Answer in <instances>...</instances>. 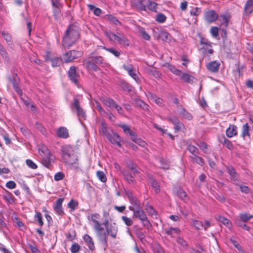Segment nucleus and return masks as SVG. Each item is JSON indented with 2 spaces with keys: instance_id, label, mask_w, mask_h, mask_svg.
Instances as JSON below:
<instances>
[{
  "instance_id": "obj_58",
  "label": "nucleus",
  "mask_w": 253,
  "mask_h": 253,
  "mask_svg": "<svg viewBox=\"0 0 253 253\" xmlns=\"http://www.w3.org/2000/svg\"><path fill=\"white\" fill-rule=\"evenodd\" d=\"M177 195L183 200H184L187 197L186 192L182 189H179L177 190Z\"/></svg>"
},
{
  "instance_id": "obj_9",
  "label": "nucleus",
  "mask_w": 253,
  "mask_h": 253,
  "mask_svg": "<svg viewBox=\"0 0 253 253\" xmlns=\"http://www.w3.org/2000/svg\"><path fill=\"white\" fill-rule=\"evenodd\" d=\"M68 77L70 80L75 84L78 85L79 79V74L76 72V68L71 66L68 73Z\"/></svg>"
},
{
  "instance_id": "obj_10",
  "label": "nucleus",
  "mask_w": 253,
  "mask_h": 253,
  "mask_svg": "<svg viewBox=\"0 0 253 253\" xmlns=\"http://www.w3.org/2000/svg\"><path fill=\"white\" fill-rule=\"evenodd\" d=\"M123 68L126 70L129 75L137 83H138L139 79L137 76L136 70L133 68L131 64L123 65Z\"/></svg>"
},
{
  "instance_id": "obj_55",
  "label": "nucleus",
  "mask_w": 253,
  "mask_h": 253,
  "mask_svg": "<svg viewBox=\"0 0 253 253\" xmlns=\"http://www.w3.org/2000/svg\"><path fill=\"white\" fill-rule=\"evenodd\" d=\"M107 16L108 20L111 23L116 25L121 24L120 22L114 16L111 15H107Z\"/></svg>"
},
{
  "instance_id": "obj_7",
  "label": "nucleus",
  "mask_w": 253,
  "mask_h": 253,
  "mask_svg": "<svg viewBox=\"0 0 253 253\" xmlns=\"http://www.w3.org/2000/svg\"><path fill=\"white\" fill-rule=\"evenodd\" d=\"M125 193L129 201V203L131 205V206H129V207H131L135 209L141 207V204L140 201L135 196L133 195L131 191H126Z\"/></svg>"
},
{
  "instance_id": "obj_8",
  "label": "nucleus",
  "mask_w": 253,
  "mask_h": 253,
  "mask_svg": "<svg viewBox=\"0 0 253 253\" xmlns=\"http://www.w3.org/2000/svg\"><path fill=\"white\" fill-rule=\"evenodd\" d=\"M81 56V53L77 50H73L69 51L66 53L63 57V60L66 63L72 61L75 59H76Z\"/></svg>"
},
{
  "instance_id": "obj_3",
  "label": "nucleus",
  "mask_w": 253,
  "mask_h": 253,
  "mask_svg": "<svg viewBox=\"0 0 253 253\" xmlns=\"http://www.w3.org/2000/svg\"><path fill=\"white\" fill-rule=\"evenodd\" d=\"M158 4L152 0H136L134 6L138 10L147 11V9L152 11H157Z\"/></svg>"
},
{
  "instance_id": "obj_48",
  "label": "nucleus",
  "mask_w": 253,
  "mask_h": 253,
  "mask_svg": "<svg viewBox=\"0 0 253 253\" xmlns=\"http://www.w3.org/2000/svg\"><path fill=\"white\" fill-rule=\"evenodd\" d=\"M168 68L173 74H175V75H180L181 74V71L176 68L173 65L168 64Z\"/></svg>"
},
{
  "instance_id": "obj_45",
  "label": "nucleus",
  "mask_w": 253,
  "mask_h": 253,
  "mask_svg": "<svg viewBox=\"0 0 253 253\" xmlns=\"http://www.w3.org/2000/svg\"><path fill=\"white\" fill-rule=\"evenodd\" d=\"M151 99L158 105L161 106L163 104V100L155 94L151 95Z\"/></svg>"
},
{
  "instance_id": "obj_40",
  "label": "nucleus",
  "mask_w": 253,
  "mask_h": 253,
  "mask_svg": "<svg viewBox=\"0 0 253 253\" xmlns=\"http://www.w3.org/2000/svg\"><path fill=\"white\" fill-rule=\"evenodd\" d=\"M0 134L2 136L5 144L7 145L10 144L11 143V139L9 138L8 134L6 132L4 129H2L0 131Z\"/></svg>"
},
{
  "instance_id": "obj_43",
  "label": "nucleus",
  "mask_w": 253,
  "mask_h": 253,
  "mask_svg": "<svg viewBox=\"0 0 253 253\" xmlns=\"http://www.w3.org/2000/svg\"><path fill=\"white\" fill-rule=\"evenodd\" d=\"M181 79L185 82L190 83L192 82L193 77L187 73H183L181 76Z\"/></svg>"
},
{
  "instance_id": "obj_18",
  "label": "nucleus",
  "mask_w": 253,
  "mask_h": 253,
  "mask_svg": "<svg viewBox=\"0 0 253 253\" xmlns=\"http://www.w3.org/2000/svg\"><path fill=\"white\" fill-rule=\"evenodd\" d=\"M226 136L231 138L237 134V127L235 125H230L226 130Z\"/></svg>"
},
{
  "instance_id": "obj_32",
  "label": "nucleus",
  "mask_w": 253,
  "mask_h": 253,
  "mask_svg": "<svg viewBox=\"0 0 253 253\" xmlns=\"http://www.w3.org/2000/svg\"><path fill=\"white\" fill-rule=\"evenodd\" d=\"M99 132L103 135L107 136L110 133L108 132L107 124L103 121L101 123V126L99 129Z\"/></svg>"
},
{
  "instance_id": "obj_57",
  "label": "nucleus",
  "mask_w": 253,
  "mask_h": 253,
  "mask_svg": "<svg viewBox=\"0 0 253 253\" xmlns=\"http://www.w3.org/2000/svg\"><path fill=\"white\" fill-rule=\"evenodd\" d=\"M187 150L192 154H198L199 153L198 149L195 146L190 144L188 145Z\"/></svg>"
},
{
  "instance_id": "obj_26",
  "label": "nucleus",
  "mask_w": 253,
  "mask_h": 253,
  "mask_svg": "<svg viewBox=\"0 0 253 253\" xmlns=\"http://www.w3.org/2000/svg\"><path fill=\"white\" fill-rule=\"evenodd\" d=\"M125 179L130 184H134L135 180L132 175L126 171H122Z\"/></svg>"
},
{
  "instance_id": "obj_12",
  "label": "nucleus",
  "mask_w": 253,
  "mask_h": 253,
  "mask_svg": "<svg viewBox=\"0 0 253 253\" xmlns=\"http://www.w3.org/2000/svg\"><path fill=\"white\" fill-rule=\"evenodd\" d=\"M106 235H110L112 238H115L118 232V226L115 223H111L106 226Z\"/></svg>"
},
{
  "instance_id": "obj_46",
  "label": "nucleus",
  "mask_w": 253,
  "mask_h": 253,
  "mask_svg": "<svg viewBox=\"0 0 253 253\" xmlns=\"http://www.w3.org/2000/svg\"><path fill=\"white\" fill-rule=\"evenodd\" d=\"M35 219H37L39 224L42 226L43 225V222L42 221V216L41 212H36L35 215Z\"/></svg>"
},
{
  "instance_id": "obj_31",
  "label": "nucleus",
  "mask_w": 253,
  "mask_h": 253,
  "mask_svg": "<svg viewBox=\"0 0 253 253\" xmlns=\"http://www.w3.org/2000/svg\"><path fill=\"white\" fill-rule=\"evenodd\" d=\"M249 129L250 127L248 123L245 124L243 125L242 127V131L241 134V136L245 139L246 136H248L250 137V133H249Z\"/></svg>"
},
{
  "instance_id": "obj_5",
  "label": "nucleus",
  "mask_w": 253,
  "mask_h": 253,
  "mask_svg": "<svg viewBox=\"0 0 253 253\" xmlns=\"http://www.w3.org/2000/svg\"><path fill=\"white\" fill-rule=\"evenodd\" d=\"M73 151L71 147L69 145L63 146L62 148V156L64 161L68 164H72V158L73 157Z\"/></svg>"
},
{
  "instance_id": "obj_35",
  "label": "nucleus",
  "mask_w": 253,
  "mask_h": 253,
  "mask_svg": "<svg viewBox=\"0 0 253 253\" xmlns=\"http://www.w3.org/2000/svg\"><path fill=\"white\" fill-rule=\"evenodd\" d=\"M39 153L40 155L43 157L44 155H47L50 153L48 148L43 145L41 146L39 149Z\"/></svg>"
},
{
  "instance_id": "obj_19",
  "label": "nucleus",
  "mask_w": 253,
  "mask_h": 253,
  "mask_svg": "<svg viewBox=\"0 0 253 253\" xmlns=\"http://www.w3.org/2000/svg\"><path fill=\"white\" fill-rule=\"evenodd\" d=\"M10 81L12 83V84H13V88H14L15 91L19 95H21L22 94V91L18 85V82H19L18 77L16 75H15L13 77V79H10Z\"/></svg>"
},
{
  "instance_id": "obj_25",
  "label": "nucleus",
  "mask_w": 253,
  "mask_h": 253,
  "mask_svg": "<svg viewBox=\"0 0 253 253\" xmlns=\"http://www.w3.org/2000/svg\"><path fill=\"white\" fill-rule=\"evenodd\" d=\"M149 178L151 180L150 183L151 186L154 189L155 193H159L160 192V186L158 182L153 178L152 175L150 176Z\"/></svg>"
},
{
  "instance_id": "obj_38",
  "label": "nucleus",
  "mask_w": 253,
  "mask_h": 253,
  "mask_svg": "<svg viewBox=\"0 0 253 253\" xmlns=\"http://www.w3.org/2000/svg\"><path fill=\"white\" fill-rule=\"evenodd\" d=\"M240 219L241 221L244 222H248L251 218L253 217V215H250L248 213H242L239 215Z\"/></svg>"
},
{
  "instance_id": "obj_50",
  "label": "nucleus",
  "mask_w": 253,
  "mask_h": 253,
  "mask_svg": "<svg viewBox=\"0 0 253 253\" xmlns=\"http://www.w3.org/2000/svg\"><path fill=\"white\" fill-rule=\"evenodd\" d=\"M161 168L164 169H169V164L168 160L164 159H161Z\"/></svg>"
},
{
  "instance_id": "obj_59",
  "label": "nucleus",
  "mask_w": 253,
  "mask_h": 253,
  "mask_svg": "<svg viewBox=\"0 0 253 253\" xmlns=\"http://www.w3.org/2000/svg\"><path fill=\"white\" fill-rule=\"evenodd\" d=\"M146 210L150 215L157 216V212L152 206H147Z\"/></svg>"
},
{
  "instance_id": "obj_4",
  "label": "nucleus",
  "mask_w": 253,
  "mask_h": 253,
  "mask_svg": "<svg viewBox=\"0 0 253 253\" xmlns=\"http://www.w3.org/2000/svg\"><path fill=\"white\" fill-rule=\"evenodd\" d=\"M129 210L133 211V216L134 217L138 218L141 220L143 226L146 227H149L150 226V223L148 220L146 214L141 207L137 209L129 207Z\"/></svg>"
},
{
  "instance_id": "obj_14",
  "label": "nucleus",
  "mask_w": 253,
  "mask_h": 253,
  "mask_svg": "<svg viewBox=\"0 0 253 253\" xmlns=\"http://www.w3.org/2000/svg\"><path fill=\"white\" fill-rule=\"evenodd\" d=\"M218 18V15L214 10H209L205 13V18L209 23H212Z\"/></svg>"
},
{
  "instance_id": "obj_36",
  "label": "nucleus",
  "mask_w": 253,
  "mask_h": 253,
  "mask_svg": "<svg viewBox=\"0 0 253 253\" xmlns=\"http://www.w3.org/2000/svg\"><path fill=\"white\" fill-rule=\"evenodd\" d=\"M0 54L5 61L7 62L9 61L8 53L1 45H0Z\"/></svg>"
},
{
  "instance_id": "obj_2",
  "label": "nucleus",
  "mask_w": 253,
  "mask_h": 253,
  "mask_svg": "<svg viewBox=\"0 0 253 253\" xmlns=\"http://www.w3.org/2000/svg\"><path fill=\"white\" fill-rule=\"evenodd\" d=\"M100 217V216L98 213H95L91 215L90 219L94 223L93 228L96 232L100 241L103 244H106L107 242V235L105 232L102 233L104 227H102V223L99 221Z\"/></svg>"
},
{
  "instance_id": "obj_21",
  "label": "nucleus",
  "mask_w": 253,
  "mask_h": 253,
  "mask_svg": "<svg viewBox=\"0 0 253 253\" xmlns=\"http://www.w3.org/2000/svg\"><path fill=\"white\" fill-rule=\"evenodd\" d=\"M219 142L225 146L229 150H232L233 149V145L230 140L227 139L224 135L219 138Z\"/></svg>"
},
{
  "instance_id": "obj_41",
  "label": "nucleus",
  "mask_w": 253,
  "mask_h": 253,
  "mask_svg": "<svg viewBox=\"0 0 253 253\" xmlns=\"http://www.w3.org/2000/svg\"><path fill=\"white\" fill-rule=\"evenodd\" d=\"M97 178L102 182H105L107 181V177L102 171H97L96 172Z\"/></svg>"
},
{
  "instance_id": "obj_16",
  "label": "nucleus",
  "mask_w": 253,
  "mask_h": 253,
  "mask_svg": "<svg viewBox=\"0 0 253 253\" xmlns=\"http://www.w3.org/2000/svg\"><path fill=\"white\" fill-rule=\"evenodd\" d=\"M42 164L46 168H49L52 163L53 162V157L51 153L42 157Z\"/></svg>"
},
{
  "instance_id": "obj_1",
  "label": "nucleus",
  "mask_w": 253,
  "mask_h": 253,
  "mask_svg": "<svg viewBox=\"0 0 253 253\" xmlns=\"http://www.w3.org/2000/svg\"><path fill=\"white\" fill-rule=\"evenodd\" d=\"M79 38V33L77 27L70 25L65 31L63 38L62 44L64 47H69L74 44Z\"/></svg>"
},
{
  "instance_id": "obj_63",
  "label": "nucleus",
  "mask_w": 253,
  "mask_h": 253,
  "mask_svg": "<svg viewBox=\"0 0 253 253\" xmlns=\"http://www.w3.org/2000/svg\"><path fill=\"white\" fill-rule=\"evenodd\" d=\"M121 87L126 91L129 92L131 91V86L126 82H122L121 83Z\"/></svg>"
},
{
  "instance_id": "obj_39",
  "label": "nucleus",
  "mask_w": 253,
  "mask_h": 253,
  "mask_svg": "<svg viewBox=\"0 0 253 253\" xmlns=\"http://www.w3.org/2000/svg\"><path fill=\"white\" fill-rule=\"evenodd\" d=\"M179 115H181L182 117L187 119L188 120H190L192 118V116L190 113L187 112L184 109L181 108L180 111L179 113Z\"/></svg>"
},
{
  "instance_id": "obj_62",
  "label": "nucleus",
  "mask_w": 253,
  "mask_h": 253,
  "mask_svg": "<svg viewBox=\"0 0 253 253\" xmlns=\"http://www.w3.org/2000/svg\"><path fill=\"white\" fill-rule=\"evenodd\" d=\"M81 247L78 244H73L71 248L72 253H77L80 250Z\"/></svg>"
},
{
  "instance_id": "obj_51",
  "label": "nucleus",
  "mask_w": 253,
  "mask_h": 253,
  "mask_svg": "<svg viewBox=\"0 0 253 253\" xmlns=\"http://www.w3.org/2000/svg\"><path fill=\"white\" fill-rule=\"evenodd\" d=\"M166 16L162 13H159L156 17V20L160 23H164L166 20Z\"/></svg>"
},
{
  "instance_id": "obj_53",
  "label": "nucleus",
  "mask_w": 253,
  "mask_h": 253,
  "mask_svg": "<svg viewBox=\"0 0 253 253\" xmlns=\"http://www.w3.org/2000/svg\"><path fill=\"white\" fill-rule=\"evenodd\" d=\"M51 62L53 67H57L60 65L62 62V59L58 57H55L51 60Z\"/></svg>"
},
{
  "instance_id": "obj_30",
  "label": "nucleus",
  "mask_w": 253,
  "mask_h": 253,
  "mask_svg": "<svg viewBox=\"0 0 253 253\" xmlns=\"http://www.w3.org/2000/svg\"><path fill=\"white\" fill-rule=\"evenodd\" d=\"M119 126L123 129V131L125 133L128 134L130 136L131 138L135 133V132L131 130L130 127L124 124H120Z\"/></svg>"
},
{
  "instance_id": "obj_52",
  "label": "nucleus",
  "mask_w": 253,
  "mask_h": 253,
  "mask_svg": "<svg viewBox=\"0 0 253 253\" xmlns=\"http://www.w3.org/2000/svg\"><path fill=\"white\" fill-rule=\"evenodd\" d=\"M78 205V202L73 200L72 199L70 200V201L68 204V207L71 209L72 211H73L76 209V207H77Z\"/></svg>"
},
{
  "instance_id": "obj_15",
  "label": "nucleus",
  "mask_w": 253,
  "mask_h": 253,
  "mask_svg": "<svg viewBox=\"0 0 253 253\" xmlns=\"http://www.w3.org/2000/svg\"><path fill=\"white\" fill-rule=\"evenodd\" d=\"M168 120L174 125L175 131L181 130L183 126V124L175 117L169 116L168 118Z\"/></svg>"
},
{
  "instance_id": "obj_22",
  "label": "nucleus",
  "mask_w": 253,
  "mask_h": 253,
  "mask_svg": "<svg viewBox=\"0 0 253 253\" xmlns=\"http://www.w3.org/2000/svg\"><path fill=\"white\" fill-rule=\"evenodd\" d=\"M3 199L9 204H14L15 203V200L13 196L9 191L5 190L3 195Z\"/></svg>"
},
{
  "instance_id": "obj_34",
  "label": "nucleus",
  "mask_w": 253,
  "mask_h": 253,
  "mask_svg": "<svg viewBox=\"0 0 253 253\" xmlns=\"http://www.w3.org/2000/svg\"><path fill=\"white\" fill-rule=\"evenodd\" d=\"M131 138L134 142L136 143V144H138L139 145L142 147H144L146 144V143L144 141L137 137L136 133L133 135V136Z\"/></svg>"
},
{
  "instance_id": "obj_24",
  "label": "nucleus",
  "mask_w": 253,
  "mask_h": 253,
  "mask_svg": "<svg viewBox=\"0 0 253 253\" xmlns=\"http://www.w3.org/2000/svg\"><path fill=\"white\" fill-rule=\"evenodd\" d=\"M216 219L220 223L226 226L228 228H231L232 227V223L229 220L225 218L224 217L220 215H218Z\"/></svg>"
},
{
  "instance_id": "obj_56",
  "label": "nucleus",
  "mask_w": 253,
  "mask_h": 253,
  "mask_svg": "<svg viewBox=\"0 0 253 253\" xmlns=\"http://www.w3.org/2000/svg\"><path fill=\"white\" fill-rule=\"evenodd\" d=\"M192 224L197 229H201L204 226L202 222L199 220H193Z\"/></svg>"
},
{
  "instance_id": "obj_20",
  "label": "nucleus",
  "mask_w": 253,
  "mask_h": 253,
  "mask_svg": "<svg viewBox=\"0 0 253 253\" xmlns=\"http://www.w3.org/2000/svg\"><path fill=\"white\" fill-rule=\"evenodd\" d=\"M220 64L216 61L210 62L207 65V69L211 72L216 73L218 71Z\"/></svg>"
},
{
  "instance_id": "obj_33",
  "label": "nucleus",
  "mask_w": 253,
  "mask_h": 253,
  "mask_svg": "<svg viewBox=\"0 0 253 253\" xmlns=\"http://www.w3.org/2000/svg\"><path fill=\"white\" fill-rule=\"evenodd\" d=\"M126 165L128 168L130 169L133 171L134 174H136L138 172L136 165L134 164L131 160L127 161L126 162Z\"/></svg>"
},
{
  "instance_id": "obj_29",
  "label": "nucleus",
  "mask_w": 253,
  "mask_h": 253,
  "mask_svg": "<svg viewBox=\"0 0 253 253\" xmlns=\"http://www.w3.org/2000/svg\"><path fill=\"white\" fill-rule=\"evenodd\" d=\"M102 101L106 106L110 108H114L116 104L115 101L111 98H104Z\"/></svg>"
},
{
  "instance_id": "obj_61",
  "label": "nucleus",
  "mask_w": 253,
  "mask_h": 253,
  "mask_svg": "<svg viewBox=\"0 0 253 253\" xmlns=\"http://www.w3.org/2000/svg\"><path fill=\"white\" fill-rule=\"evenodd\" d=\"M26 163L27 165L28 166V167L32 169H35L37 168V165L35 163H34L33 161H32L30 159H27L26 161Z\"/></svg>"
},
{
  "instance_id": "obj_44",
  "label": "nucleus",
  "mask_w": 253,
  "mask_h": 253,
  "mask_svg": "<svg viewBox=\"0 0 253 253\" xmlns=\"http://www.w3.org/2000/svg\"><path fill=\"white\" fill-rule=\"evenodd\" d=\"M88 7L90 10L93 11V13L96 16H99L101 13V10L97 7H95L93 5L88 4Z\"/></svg>"
},
{
  "instance_id": "obj_6",
  "label": "nucleus",
  "mask_w": 253,
  "mask_h": 253,
  "mask_svg": "<svg viewBox=\"0 0 253 253\" xmlns=\"http://www.w3.org/2000/svg\"><path fill=\"white\" fill-rule=\"evenodd\" d=\"M71 108L72 110H75L79 119L80 118L85 119V113L84 110L81 107L79 100L78 99L75 98L73 103L71 104Z\"/></svg>"
},
{
  "instance_id": "obj_64",
  "label": "nucleus",
  "mask_w": 253,
  "mask_h": 253,
  "mask_svg": "<svg viewBox=\"0 0 253 253\" xmlns=\"http://www.w3.org/2000/svg\"><path fill=\"white\" fill-rule=\"evenodd\" d=\"M64 177V174L63 173L61 172H58L54 175V180L55 181H59L63 179Z\"/></svg>"
},
{
  "instance_id": "obj_54",
  "label": "nucleus",
  "mask_w": 253,
  "mask_h": 253,
  "mask_svg": "<svg viewBox=\"0 0 253 253\" xmlns=\"http://www.w3.org/2000/svg\"><path fill=\"white\" fill-rule=\"evenodd\" d=\"M122 219L125 224L128 226L132 225L133 223L132 220L130 218L127 217L126 216H123L122 217Z\"/></svg>"
},
{
  "instance_id": "obj_42",
  "label": "nucleus",
  "mask_w": 253,
  "mask_h": 253,
  "mask_svg": "<svg viewBox=\"0 0 253 253\" xmlns=\"http://www.w3.org/2000/svg\"><path fill=\"white\" fill-rule=\"evenodd\" d=\"M149 73L150 75H152L154 77L158 80L160 79L161 78V73L159 71L155 69H153L150 70Z\"/></svg>"
},
{
  "instance_id": "obj_37",
  "label": "nucleus",
  "mask_w": 253,
  "mask_h": 253,
  "mask_svg": "<svg viewBox=\"0 0 253 253\" xmlns=\"http://www.w3.org/2000/svg\"><path fill=\"white\" fill-rule=\"evenodd\" d=\"M84 240L89 244L88 247L90 250H93L94 248V244L92 241L91 238L87 234H85L84 237Z\"/></svg>"
},
{
  "instance_id": "obj_11",
  "label": "nucleus",
  "mask_w": 253,
  "mask_h": 253,
  "mask_svg": "<svg viewBox=\"0 0 253 253\" xmlns=\"http://www.w3.org/2000/svg\"><path fill=\"white\" fill-rule=\"evenodd\" d=\"M106 137L112 144H116L119 147H121L122 138L117 133H109L107 134Z\"/></svg>"
},
{
  "instance_id": "obj_60",
  "label": "nucleus",
  "mask_w": 253,
  "mask_h": 253,
  "mask_svg": "<svg viewBox=\"0 0 253 253\" xmlns=\"http://www.w3.org/2000/svg\"><path fill=\"white\" fill-rule=\"evenodd\" d=\"M139 32L141 34V36L144 39L147 41L150 40V36L146 32V31L144 30L143 28H141L139 30Z\"/></svg>"
},
{
  "instance_id": "obj_13",
  "label": "nucleus",
  "mask_w": 253,
  "mask_h": 253,
  "mask_svg": "<svg viewBox=\"0 0 253 253\" xmlns=\"http://www.w3.org/2000/svg\"><path fill=\"white\" fill-rule=\"evenodd\" d=\"M56 134L58 137L63 139H66L69 136L68 130L64 126H60L57 128Z\"/></svg>"
},
{
  "instance_id": "obj_47",
  "label": "nucleus",
  "mask_w": 253,
  "mask_h": 253,
  "mask_svg": "<svg viewBox=\"0 0 253 253\" xmlns=\"http://www.w3.org/2000/svg\"><path fill=\"white\" fill-rule=\"evenodd\" d=\"M86 67L89 69H92L94 71H97L98 67L93 61H88L86 62Z\"/></svg>"
},
{
  "instance_id": "obj_17",
  "label": "nucleus",
  "mask_w": 253,
  "mask_h": 253,
  "mask_svg": "<svg viewBox=\"0 0 253 253\" xmlns=\"http://www.w3.org/2000/svg\"><path fill=\"white\" fill-rule=\"evenodd\" d=\"M63 200V198H59L56 201L55 204L53 207L55 212L60 215L64 214V211L62 206Z\"/></svg>"
},
{
  "instance_id": "obj_28",
  "label": "nucleus",
  "mask_w": 253,
  "mask_h": 253,
  "mask_svg": "<svg viewBox=\"0 0 253 253\" xmlns=\"http://www.w3.org/2000/svg\"><path fill=\"white\" fill-rule=\"evenodd\" d=\"M105 35L109 39V40L114 42H118L120 37L111 31H105Z\"/></svg>"
},
{
  "instance_id": "obj_27",
  "label": "nucleus",
  "mask_w": 253,
  "mask_h": 253,
  "mask_svg": "<svg viewBox=\"0 0 253 253\" xmlns=\"http://www.w3.org/2000/svg\"><path fill=\"white\" fill-rule=\"evenodd\" d=\"M227 170L232 179L235 182L238 181V173L235 171L234 168L232 167H228L227 168Z\"/></svg>"
},
{
  "instance_id": "obj_23",
  "label": "nucleus",
  "mask_w": 253,
  "mask_h": 253,
  "mask_svg": "<svg viewBox=\"0 0 253 253\" xmlns=\"http://www.w3.org/2000/svg\"><path fill=\"white\" fill-rule=\"evenodd\" d=\"M253 11V0H248L244 7L246 14H250Z\"/></svg>"
},
{
  "instance_id": "obj_49",
  "label": "nucleus",
  "mask_w": 253,
  "mask_h": 253,
  "mask_svg": "<svg viewBox=\"0 0 253 253\" xmlns=\"http://www.w3.org/2000/svg\"><path fill=\"white\" fill-rule=\"evenodd\" d=\"M118 42L125 46H128L129 43L128 40L124 36L120 37Z\"/></svg>"
}]
</instances>
